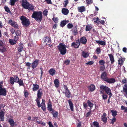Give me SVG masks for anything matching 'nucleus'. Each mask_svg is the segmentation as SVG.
I'll use <instances>...</instances> for the list:
<instances>
[{
    "mask_svg": "<svg viewBox=\"0 0 127 127\" xmlns=\"http://www.w3.org/2000/svg\"><path fill=\"white\" fill-rule=\"evenodd\" d=\"M32 17L34 18L37 21L41 22L42 18V13L41 11H34L33 13Z\"/></svg>",
    "mask_w": 127,
    "mask_h": 127,
    "instance_id": "f257e3e1",
    "label": "nucleus"
},
{
    "mask_svg": "<svg viewBox=\"0 0 127 127\" xmlns=\"http://www.w3.org/2000/svg\"><path fill=\"white\" fill-rule=\"evenodd\" d=\"M66 46L63 43H60L59 45L57 46L61 55H64L66 53L67 50L66 48Z\"/></svg>",
    "mask_w": 127,
    "mask_h": 127,
    "instance_id": "f03ea898",
    "label": "nucleus"
},
{
    "mask_svg": "<svg viewBox=\"0 0 127 127\" xmlns=\"http://www.w3.org/2000/svg\"><path fill=\"white\" fill-rule=\"evenodd\" d=\"M20 19L23 26L28 27L30 25V22L29 20L26 17L23 16H21Z\"/></svg>",
    "mask_w": 127,
    "mask_h": 127,
    "instance_id": "7ed1b4c3",
    "label": "nucleus"
},
{
    "mask_svg": "<svg viewBox=\"0 0 127 127\" xmlns=\"http://www.w3.org/2000/svg\"><path fill=\"white\" fill-rule=\"evenodd\" d=\"M100 88L101 91H105V93L108 95L112 93L110 89L106 86H104L102 85L100 86Z\"/></svg>",
    "mask_w": 127,
    "mask_h": 127,
    "instance_id": "20e7f679",
    "label": "nucleus"
},
{
    "mask_svg": "<svg viewBox=\"0 0 127 127\" xmlns=\"http://www.w3.org/2000/svg\"><path fill=\"white\" fill-rule=\"evenodd\" d=\"M14 77L15 82L18 83L19 85V86H24V84L23 83V80L21 79L20 80L18 76L16 75H14Z\"/></svg>",
    "mask_w": 127,
    "mask_h": 127,
    "instance_id": "39448f33",
    "label": "nucleus"
},
{
    "mask_svg": "<svg viewBox=\"0 0 127 127\" xmlns=\"http://www.w3.org/2000/svg\"><path fill=\"white\" fill-rule=\"evenodd\" d=\"M64 91L63 93L64 94L65 96L67 97L70 98L71 97V93L68 89L67 87L66 86L64 85Z\"/></svg>",
    "mask_w": 127,
    "mask_h": 127,
    "instance_id": "423d86ee",
    "label": "nucleus"
},
{
    "mask_svg": "<svg viewBox=\"0 0 127 127\" xmlns=\"http://www.w3.org/2000/svg\"><path fill=\"white\" fill-rule=\"evenodd\" d=\"M80 44V42L79 39H78L75 42H74L72 43L71 46L72 47L74 48H79Z\"/></svg>",
    "mask_w": 127,
    "mask_h": 127,
    "instance_id": "0eeeda50",
    "label": "nucleus"
},
{
    "mask_svg": "<svg viewBox=\"0 0 127 127\" xmlns=\"http://www.w3.org/2000/svg\"><path fill=\"white\" fill-rule=\"evenodd\" d=\"M6 51L5 45L3 41L0 40V52L3 53Z\"/></svg>",
    "mask_w": 127,
    "mask_h": 127,
    "instance_id": "6e6552de",
    "label": "nucleus"
},
{
    "mask_svg": "<svg viewBox=\"0 0 127 127\" xmlns=\"http://www.w3.org/2000/svg\"><path fill=\"white\" fill-rule=\"evenodd\" d=\"M48 101L49 102L47 105L48 106L47 109L48 111H52V113H53L54 112V109L52 108V106L50 99H49Z\"/></svg>",
    "mask_w": 127,
    "mask_h": 127,
    "instance_id": "1a4fd4ad",
    "label": "nucleus"
},
{
    "mask_svg": "<svg viewBox=\"0 0 127 127\" xmlns=\"http://www.w3.org/2000/svg\"><path fill=\"white\" fill-rule=\"evenodd\" d=\"M39 61V60L36 59L32 62V67L33 69H34L37 66Z\"/></svg>",
    "mask_w": 127,
    "mask_h": 127,
    "instance_id": "9d476101",
    "label": "nucleus"
},
{
    "mask_svg": "<svg viewBox=\"0 0 127 127\" xmlns=\"http://www.w3.org/2000/svg\"><path fill=\"white\" fill-rule=\"evenodd\" d=\"M7 91L6 89L4 88L0 89V96L1 95L5 96L6 95Z\"/></svg>",
    "mask_w": 127,
    "mask_h": 127,
    "instance_id": "9b49d317",
    "label": "nucleus"
},
{
    "mask_svg": "<svg viewBox=\"0 0 127 127\" xmlns=\"http://www.w3.org/2000/svg\"><path fill=\"white\" fill-rule=\"evenodd\" d=\"M105 80V82L109 84L114 83L116 81V80L114 78H107Z\"/></svg>",
    "mask_w": 127,
    "mask_h": 127,
    "instance_id": "f8f14e48",
    "label": "nucleus"
},
{
    "mask_svg": "<svg viewBox=\"0 0 127 127\" xmlns=\"http://www.w3.org/2000/svg\"><path fill=\"white\" fill-rule=\"evenodd\" d=\"M43 95L42 91L40 88L37 92V98L40 99Z\"/></svg>",
    "mask_w": 127,
    "mask_h": 127,
    "instance_id": "ddd939ff",
    "label": "nucleus"
},
{
    "mask_svg": "<svg viewBox=\"0 0 127 127\" xmlns=\"http://www.w3.org/2000/svg\"><path fill=\"white\" fill-rule=\"evenodd\" d=\"M107 74L106 71H104L102 72L101 75V78L104 81L107 79L108 77H107Z\"/></svg>",
    "mask_w": 127,
    "mask_h": 127,
    "instance_id": "4468645a",
    "label": "nucleus"
},
{
    "mask_svg": "<svg viewBox=\"0 0 127 127\" xmlns=\"http://www.w3.org/2000/svg\"><path fill=\"white\" fill-rule=\"evenodd\" d=\"M79 39L80 43H81L84 45L86 44L87 41V40L86 37L84 36L80 38Z\"/></svg>",
    "mask_w": 127,
    "mask_h": 127,
    "instance_id": "2eb2a0df",
    "label": "nucleus"
},
{
    "mask_svg": "<svg viewBox=\"0 0 127 127\" xmlns=\"http://www.w3.org/2000/svg\"><path fill=\"white\" fill-rule=\"evenodd\" d=\"M29 3L28 1L27 0H23L22 1L21 5L25 9Z\"/></svg>",
    "mask_w": 127,
    "mask_h": 127,
    "instance_id": "dca6fc26",
    "label": "nucleus"
},
{
    "mask_svg": "<svg viewBox=\"0 0 127 127\" xmlns=\"http://www.w3.org/2000/svg\"><path fill=\"white\" fill-rule=\"evenodd\" d=\"M87 88L91 92L94 91L95 88V86L93 84H92L88 86Z\"/></svg>",
    "mask_w": 127,
    "mask_h": 127,
    "instance_id": "f3484780",
    "label": "nucleus"
},
{
    "mask_svg": "<svg viewBox=\"0 0 127 127\" xmlns=\"http://www.w3.org/2000/svg\"><path fill=\"white\" fill-rule=\"evenodd\" d=\"M5 112L1 110L0 112V121L3 122L4 121Z\"/></svg>",
    "mask_w": 127,
    "mask_h": 127,
    "instance_id": "a211bd4d",
    "label": "nucleus"
},
{
    "mask_svg": "<svg viewBox=\"0 0 127 127\" xmlns=\"http://www.w3.org/2000/svg\"><path fill=\"white\" fill-rule=\"evenodd\" d=\"M108 56L109 57L110 60L111 64H113L115 62L114 57L112 54H108Z\"/></svg>",
    "mask_w": 127,
    "mask_h": 127,
    "instance_id": "6ab92c4d",
    "label": "nucleus"
},
{
    "mask_svg": "<svg viewBox=\"0 0 127 127\" xmlns=\"http://www.w3.org/2000/svg\"><path fill=\"white\" fill-rule=\"evenodd\" d=\"M25 9H28L29 10H33L34 9V6L32 5V4L29 3Z\"/></svg>",
    "mask_w": 127,
    "mask_h": 127,
    "instance_id": "aec40b11",
    "label": "nucleus"
},
{
    "mask_svg": "<svg viewBox=\"0 0 127 127\" xmlns=\"http://www.w3.org/2000/svg\"><path fill=\"white\" fill-rule=\"evenodd\" d=\"M32 90L33 91H35L39 90V86L36 84H33Z\"/></svg>",
    "mask_w": 127,
    "mask_h": 127,
    "instance_id": "412c9836",
    "label": "nucleus"
},
{
    "mask_svg": "<svg viewBox=\"0 0 127 127\" xmlns=\"http://www.w3.org/2000/svg\"><path fill=\"white\" fill-rule=\"evenodd\" d=\"M62 13L64 15H67L69 12V10L67 8H63L62 10Z\"/></svg>",
    "mask_w": 127,
    "mask_h": 127,
    "instance_id": "4be33fe9",
    "label": "nucleus"
},
{
    "mask_svg": "<svg viewBox=\"0 0 127 127\" xmlns=\"http://www.w3.org/2000/svg\"><path fill=\"white\" fill-rule=\"evenodd\" d=\"M68 101L71 110L72 111H73V104L72 102L70 100H68Z\"/></svg>",
    "mask_w": 127,
    "mask_h": 127,
    "instance_id": "5701e85b",
    "label": "nucleus"
},
{
    "mask_svg": "<svg viewBox=\"0 0 127 127\" xmlns=\"http://www.w3.org/2000/svg\"><path fill=\"white\" fill-rule=\"evenodd\" d=\"M55 72V70L53 68L51 69L48 71L49 74L52 76L55 75L56 73Z\"/></svg>",
    "mask_w": 127,
    "mask_h": 127,
    "instance_id": "b1692460",
    "label": "nucleus"
},
{
    "mask_svg": "<svg viewBox=\"0 0 127 127\" xmlns=\"http://www.w3.org/2000/svg\"><path fill=\"white\" fill-rule=\"evenodd\" d=\"M92 100H88L87 101V103L88 106L90 107V110H91L92 108L93 107L94 105V104L91 102Z\"/></svg>",
    "mask_w": 127,
    "mask_h": 127,
    "instance_id": "393cba45",
    "label": "nucleus"
},
{
    "mask_svg": "<svg viewBox=\"0 0 127 127\" xmlns=\"http://www.w3.org/2000/svg\"><path fill=\"white\" fill-rule=\"evenodd\" d=\"M78 9L79 12H82L85 11L86 8L84 6H82L78 7Z\"/></svg>",
    "mask_w": 127,
    "mask_h": 127,
    "instance_id": "a878e982",
    "label": "nucleus"
},
{
    "mask_svg": "<svg viewBox=\"0 0 127 127\" xmlns=\"http://www.w3.org/2000/svg\"><path fill=\"white\" fill-rule=\"evenodd\" d=\"M96 43L102 45L104 46L106 44V43L105 41H102V40H97L95 41Z\"/></svg>",
    "mask_w": 127,
    "mask_h": 127,
    "instance_id": "bb28decb",
    "label": "nucleus"
},
{
    "mask_svg": "<svg viewBox=\"0 0 127 127\" xmlns=\"http://www.w3.org/2000/svg\"><path fill=\"white\" fill-rule=\"evenodd\" d=\"M54 83L56 87L58 88L59 87V82L58 79H56L54 80Z\"/></svg>",
    "mask_w": 127,
    "mask_h": 127,
    "instance_id": "cd10ccee",
    "label": "nucleus"
},
{
    "mask_svg": "<svg viewBox=\"0 0 127 127\" xmlns=\"http://www.w3.org/2000/svg\"><path fill=\"white\" fill-rule=\"evenodd\" d=\"M125 60V59L124 58L119 59L118 60V64L121 66L123 64Z\"/></svg>",
    "mask_w": 127,
    "mask_h": 127,
    "instance_id": "c85d7f7f",
    "label": "nucleus"
},
{
    "mask_svg": "<svg viewBox=\"0 0 127 127\" xmlns=\"http://www.w3.org/2000/svg\"><path fill=\"white\" fill-rule=\"evenodd\" d=\"M73 32L74 33V34L75 35L77 34L78 32H77V26H75L74 27L73 29Z\"/></svg>",
    "mask_w": 127,
    "mask_h": 127,
    "instance_id": "c756f323",
    "label": "nucleus"
},
{
    "mask_svg": "<svg viewBox=\"0 0 127 127\" xmlns=\"http://www.w3.org/2000/svg\"><path fill=\"white\" fill-rule=\"evenodd\" d=\"M9 43L12 45H15L17 43V41L16 40L10 39H9Z\"/></svg>",
    "mask_w": 127,
    "mask_h": 127,
    "instance_id": "7c9ffc66",
    "label": "nucleus"
},
{
    "mask_svg": "<svg viewBox=\"0 0 127 127\" xmlns=\"http://www.w3.org/2000/svg\"><path fill=\"white\" fill-rule=\"evenodd\" d=\"M92 28L91 25L88 24L86 26L85 30L86 31H90Z\"/></svg>",
    "mask_w": 127,
    "mask_h": 127,
    "instance_id": "2f4dec72",
    "label": "nucleus"
},
{
    "mask_svg": "<svg viewBox=\"0 0 127 127\" xmlns=\"http://www.w3.org/2000/svg\"><path fill=\"white\" fill-rule=\"evenodd\" d=\"M19 46L18 48V51L19 52H21L23 50V44L21 43L19 45Z\"/></svg>",
    "mask_w": 127,
    "mask_h": 127,
    "instance_id": "473e14b6",
    "label": "nucleus"
},
{
    "mask_svg": "<svg viewBox=\"0 0 127 127\" xmlns=\"http://www.w3.org/2000/svg\"><path fill=\"white\" fill-rule=\"evenodd\" d=\"M82 53V56L84 58L88 57L89 56V54L87 52H86L84 51H83Z\"/></svg>",
    "mask_w": 127,
    "mask_h": 127,
    "instance_id": "72a5a7b5",
    "label": "nucleus"
},
{
    "mask_svg": "<svg viewBox=\"0 0 127 127\" xmlns=\"http://www.w3.org/2000/svg\"><path fill=\"white\" fill-rule=\"evenodd\" d=\"M111 112L112 113V115L113 117H115L117 115V111L113 110H111Z\"/></svg>",
    "mask_w": 127,
    "mask_h": 127,
    "instance_id": "f704fd0d",
    "label": "nucleus"
},
{
    "mask_svg": "<svg viewBox=\"0 0 127 127\" xmlns=\"http://www.w3.org/2000/svg\"><path fill=\"white\" fill-rule=\"evenodd\" d=\"M44 42L46 44L48 43H50L51 42V39L48 37H45Z\"/></svg>",
    "mask_w": 127,
    "mask_h": 127,
    "instance_id": "c9c22d12",
    "label": "nucleus"
},
{
    "mask_svg": "<svg viewBox=\"0 0 127 127\" xmlns=\"http://www.w3.org/2000/svg\"><path fill=\"white\" fill-rule=\"evenodd\" d=\"M8 122L10 123V125L12 127H13L14 125V122L13 119H9Z\"/></svg>",
    "mask_w": 127,
    "mask_h": 127,
    "instance_id": "e433bc0d",
    "label": "nucleus"
},
{
    "mask_svg": "<svg viewBox=\"0 0 127 127\" xmlns=\"http://www.w3.org/2000/svg\"><path fill=\"white\" fill-rule=\"evenodd\" d=\"M66 22L67 21H66L65 20L62 21L61 23L60 26L62 27H63L66 25V24L67 23Z\"/></svg>",
    "mask_w": 127,
    "mask_h": 127,
    "instance_id": "4c0bfd02",
    "label": "nucleus"
},
{
    "mask_svg": "<svg viewBox=\"0 0 127 127\" xmlns=\"http://www.w3.org/2000/svg\"><path fill=\"white\" fill-rule=\"evenodd\" d=\"M100 92L102 94H103V95H102L103 99L104 100L106 99L107 98V95H106L104 94L103 92L100 91Z\"/></svg>",
    "mask_w": 127,
    "mask_h": 127,
    "instance_id": "58836bf2",
    "label": "nucleus"
},
{
    "mask_svg": "<svg viewBox=\"0 0 127 127\" xmlns=\"http://www.w3.org/2000/svg\"><path fill=\"white\" fill-rule=\"evenodd\" d=\"M52 114L53 115L54 118H56L58 117V112L57 111H55L54 113L51 112Z\"/></svg>",
    "mask_w": 127,
    "mask_h": 127,
    "instance_id": "ea45409f",
    "label": "nucleus"
},
{
    "mask_svg": "<svg viewBox=\"0 0 127 127\" xmlns=\"http://www.w3.org/2000/svg\"><path fill=\"white\" fill-rule=\"evenodd\" d=\"M9 80L11 84H12V85L14 84L15 82L14 78L12 77H10Z\"/></svg>",
    "mask_w": 127,
    "mask_h": 127,
    "instance_id": "a19ab883",
    "label": "nucleus"
},
{
    "mask_svg": "<svg viewBox=\"0 0 127 127\" xmlns=\"http://www.w3.org/2000/svg\"><path fill=\"white\" fill-rule=\"evenodd\" d=\"M111 121L110 124H113L116 121V119L115 117H113L112 119H110Z\"/></svg>",
    "mask_w": 127,
    "mask_h": 127,
    "instance_id": "79ce46f5",
    "label": "nucleus"
},
{
    "mask_svg": "<svg viewBox=\"0 0 127 127\" xmlns=\"http://www.w3.org/2000/svg\"><path fill=\"white\" fill-rule=\"evenodd\" d=\"M91 110H90L89 112H87L86 114L85 115V116L86 118L90 117L91 116L92 114Z\"/></svg>",
    "mask_w": 127,
    "mask_h": 127,
    "instance_id": "37998d69",
    "label": "nucleus"
},
{
    "mask_svg": "<svg viewBox=\"0 0 127 127\" xmlns=\"http://www.w3.org/2000/svg\"><path fill=\"white\" fill-rule=\"evenodd\" d=\"M16 1H17L15 0H10L9 4L11 6H14Z\"/></svg>",
    "mask_w": 127,
    "mask_h": 127,
    "instance_id": "c03bdc74",
    "label": "nucleus"
},
{
    "mask_svg": "<svg viewBox=\"0 0 127 127\" xmlns=\"http://www.w3.org/2000/svg\"><path fill=\"white\" fill-rule=\"evenodd\" d=\"M40 99L36 98L35 101H36L38 107H41V105L40 104Z\"/></svg>",
    "mask_w": 127,
    "mask_h": 127,
    "instance_id": "a18cd8bd",
    "label": "nucleus"
},
{
    "mask_svg": "<svg viewBox=\"0 0 127 127\" xmlns=\"http://www.w3.org/2000/svg\"><path fill=\"white\" fill-rule=\"evenodd\" d=\"M11 26L16 29H18V26L17 24L15 22H13Z\"/></svg>",
    "mask_w": 127,
    "mask_h": 127,
    "instance_id": "49530a36",
    "label": "nucleus"
},
{
    "mask_svg": "<svg viewBox=\"0 0 127 127\" xmlns=\"http://www.w3.org/2000/svg\"><path fill=\"white\" fill-rule=\"evenodd\" d=\"M24 94L25 97H28L29 94V92L27 91V90H24Z\"/></svg>",
    "mask_w": 127,
    "mask_h": 127,
    "instance_id": "de8ad7c7",
    "label": "nucleus"
},
{
    "mask_svg": "<svg viewBox=\"0 0 127 127\" xmlns=\"http://www.w3.org/2000/svg\"><path fill=\"white\" fill-rule=\"evenodd\" d=\"M99 64L103 66L105 65L104 64L105 63V62L103 60H100L99 62Z\"/></svg>",
    "mask_w": 127,
    "mask_h": 127,
    "instance_id": "09e8293b",
    "label": "nucleus"
},
{
    "mask_svg": "<svg viewBox=\"0 0 127 127\" xmlns=\"http://www.w3.org/2000/svg\"><path fill=\"white\" fill-rule=\"evenodd\" d=\"M73 27V24L71 23H68L67 25V27L69 29H71Z\"/></svg>",
    "mask_w": 127,
    "mask_h": 127,
    "instance_id": "8fccbe9b",
    "label": "nucleus"
},
{
    "mask_svg": "<svg viewBox=\"0 0 127 127\" xmlns=\"http://www.w3.org/2000/svg\"><path fill=\"white\" fill-rule=\"evenodd\" d=\"M21 32L20 30H17L15 32L16 35L17 36H20L21 34Z\"/></svg>",
    "mask_w": 127,
    "mask_h": 127,
    "instance_id": "3c124183",
    "label": "nucleus"
},
{
    "mask_svg": "<svg viewBox=\"0 0 127 127\" xmlns=\"http://www.w3.org/2000/svg\"><path fill=\"white\" fill-rule=\"evenodd\" d=\"M95 127H99V124L97 122L95 121L93 123Z\"/></svg>",
    "mask_w": 127,
    "mask_h": 127,
    "instance_id": "603ef678",
    "label": "nucleus"
},
{
    "mask_svg": "<svg viewBox=\"0 0 127 127\" xmlns=\"http://www.w3.org/2000/svg\"><path fill=\"white\" fill-rule=\"evenodd\" d=\"M4 8L5 11L7 12L10 13V12L9 8L7 6H4Z\"/></svg>",
    "mask_w": 127,
    "mask_h": 127,
    "instance_id": "864d4df0",
    "label": "nucleus"
},
{
    "mask_svg": "<svg viewBox=\"0 0 127 127\" xmlns=\"http://www.w3.org/2000/svg\"><path fill=\"white\" fill-rule=\"evenodd\" d=\"M96 53L97 54H99L101 52L100 48V47H97L96 49Z\"/></svg>",
    "mask_w": 127,
    "mask_h": 127,
    "instance_id": "5fc2aeb1",
    "label": "nucleus"
},
{
    "mask_svg": "<svg viewBox=\"0 0 127 127\" xmlns=\"http://www.w3.org/2000/svg\"><path fill=\"white\" fill-rule=\"evenodd\" d=\"M48 11L47 9H45L43 12V14L45 16H47L48 13Z\"/></svg>",
    "mask_w": 127,
    "mask_h": 127,
    "instance_id": "6e6d98bb",
    "label": "nucleus"
},
{
    "mask_svg": "<svg viewBox=\"0 0 127 127\" xmlns=\"http://www.w3.org/2000/svg\"><path fill=\"white\" fill-rule=\"evenodd\" d=\"M52 20H53L54 22L56 23H58V18L57 17H53L52 18Z\"/></svg>",
    "mask_w": 127,
    "mask_h": 127,
    "instance_id": "4d7b16f0",
    "label": "nucleus"
},
{
    "mask_svg": "<svg viewBox=\"0 0 127 127\" xmlns=\"http://www.w3.org/2000/svg\"><path fill=\"white\" fill-rule=\"evenodd\" d=\"M87 103H86L85 102L83 103V106L84 108V109H86L87 108L88 106Z\"/></svg>",
    "mask_w": 127,
    "mask_h": 127,
    "instance_id": "13d9d810",
    "label": "nucleus"
},
{
    "mask_svg": "<svg viewBox=\"0 0 127 127\" xmlns=\"http://www.w3.org/2000/svg\"><path fill=\"white\" fill-rule=\"evenodd\" d=\"M127 83V81L126 78H124L122 79V83L123 84L126 83Z\"/></svg>",
    "mask_w": 127,
    "mask_h": 127,
    "instance_id": "bf43d9fd",
    "label": "nucleus"
},
{
    "mask_svg": "<svg viewBox=\"0 0 127 127\" xmlns=\"http://www.w3.org/2000/svg\"><path fill=\"white\" fill-rule=\"evenodd\" d=\"M100 70L101 71H104L105 69V65L101 66L100 67Z\"/></svg>",
    "mask_w": 127,
    "mask_h": 127,
    "instance_id": "052dcab7",
    "label": "nucleus"
},
{
    "mask_svg": "<svg viewBox=\"0 0 127 127\" xmlns=\"http://www.w3.org/2000/svg\"><path fill=\"white\" fill-rule=\"evenodd\" d=\"M101 120L104 123H106L107 121V117L101 118Z\"/></svg>",
    "mask_w": 127,
    "mask_h": 127,
    "instance_id": "680f3d73",
    "label": "nucleus"
},
{
    "mask_svg": "<svg viewBox=\"0 0 127 127\" xmlns=\"http://www.w3.org/2000/svg\"><path fill=\"white\" fill-rule=\"evenodd\" d=\"M93 2L92 0H86V2L88 4H90Z\"/></svg>",
    "mask_w": 127,
    "mask_h": 127,
    "instance_id": "e2e57ef3",
    "label": "nucleus"
},
{
    "mask_svg": "<svg viewBox=\"0 0 127 127\" xmlns=\"http://www.w3.org/2000/svg\"><path fill=\"white\" fill-rule=\"evenodd\" d=\"M94 62L93 61H90L88 62V63H86V64L90 65H91L94 64Z\"/></svg>",
    "mask_w": 127,
    "mask_h": 127,
    "instance_id": "0e129e2a",
    "label": "nucleus"
},
{
    "mask_svg": "<svg viewBox=\"0 0 127 127\" xmlns=\"http://www.w3.org/2000/svg\"><path fill=\"white\" fill-rule=\"evenodd\" d=\"M70 63V61L68 59H67L65 61L64 63L66 64V65H68Z\"/></svg>",
    "mask_w": 127,
    "mask_h": 127,
    "instance_id": "69168bd1",
    "label": "nucleus"
},
{
    "mask_svg": "<svg viewBox=\"0 0 127 127\" xmlns=\"http://www.w3.org/2000/svg\"><path fill=\"white\" fill-rule=\"evenodd\" d=\"M100 20V19H99L98 17H97L96 20L94 21V22L95 23H99L98 22H99V21Z\"/></svg>",
    "mask_w": 127,
    "mask_h": 127,
    "instance_id": "338daca9",
    "label": "nucleus"
},
{
    "mask_svg": "<svg viewBox=\"0 0 127 127\" xmlns=\"http://www.w3.org/2000/svg\"><path fill=\"white\" fill-rule=\"evenodd\" d=\"M31 64H32L31 63L29 62L26 63V65L28 66L29 68H30V66Z\"/></svg>",
    "mask_w": 127,
    "mask_h": 127,
    "instance_id": "774afa93",
    "label": "nucleus"
}]
</instances>
